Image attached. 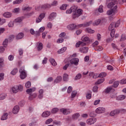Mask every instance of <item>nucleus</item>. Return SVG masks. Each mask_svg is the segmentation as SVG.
I'll return each mask as SVG.
<instances>
[{
  "mask_svg": "<svg viewBox=\"0 0 126 126\" xmlns=\"http://www.w3.org/2000/svg\"><path fill=\"white\" fill-rule=\"evenodd\" d=\"M72 12H73L72 17L73 19H75V18H78L79 16L82 15L83 10L81 9H77V6L74 5L66 11L67 14H70Z\"/></svg>",
  "mask_w": 126,
  "mask_h": 126,
  "instance_id": "f257e3e1",
  "label": "nucleus"
},
{
  "mask_svg": "<svg viewBox=\"0 0 126 126\" xmlns=\"http://www.w3.org/2000/svg\"><path fill=\"white\" fill-rule=\"evenodd\" d=\"M120 24H121V22H120V21H118L117 22H112L110 25L108 29L109 31H111L110 35L112 38L115 37V33L116 32L115 28H116V27H119V26H120Z\"/></svg>",
  "mask_w": 126,
  "mask_h": 126,
  "instance_id": "f03ea898",
  "label": "nucleus"
},
{
  "mask_svg": "<svg viewBox=\"0 0 126 126\" xmlns=\"http://www.w3.org/2000/svg\"><path fill=\"white\" fill-rule=\"evenodd\" d=\"M13 93H17L18 91H22L23 90V86L21 85L15 86L11 88Z\"/></svg>",
  "mask_w": 126,
  "mask_h": 126,
  "instance_id": "7ed1b4c3",
  "label": "nucleus"
},
{
  "mask_svg": "<svg viewBox=\"0 0 126 126\" xmlns=\"http://www.w3.org/2000/svg\"><path fill=\"white\" fill-rule=\"evenodd\" d=\"M117 8L118 6L116 5L114 6V9H111L107 12V15H114L116 14V13L118 12V10H117Z\"/></svg>",
  "mask_w": 126,
  "mask_h": 126,
  "instance_id": "20e7f679",
  "label": "nucleus"
},
{
  "mask_svg": "<svg viewBox=\"0 0 126 126\" xmlns=\"http://www.w3.org/2000/svg\"><path fill=\"white\" fill-rule=\"evenodd\" d=\"M19 72L20 73V77L21 79H25V78H26L27 75L26 74V72H25L24 67H21L19 70Z\"/></svg>",
  "mask_w": 126,
  "mask_h": 126,
  "instance_id": "39448f33",
  "label": "nucleus"
},
{
  "mask_svg": "<svg viewBox=\"0 0 126 126\" xmlns=\"http://www.w3.org/2000/svg\"><path fill=\"white\" fill-rule=\"evenodd\" d=\"M79 63V59L78 58H73L70 61L71 64H74V65H78Z\"/></svg>",
  "mask_w": 126,
  "mask_h": 126,
  "instance_id": "423d86ee",
  "label": "nucleus"
},
{
  "mask_svg": "<svg viewBox=\"0 0 126 126\" xmlns=\"http://www.w3.org/2000/svg\"><path fill=\"white\" fill-rule=\"evenodd\" d=\"M97 119H96V118H92L87 120V124H88V125H94Z\"/></svg>",
  "mask_w": 126,
  "mask_h": 126,
  "instance_id": "0eeeda50",
  "label": "nucleus"
},
{
  "mask_svg": "<svg viewBox=\"0 0 126 126\" xmlns=\"http://www.w3.org/2000/svg\"><path fill=\"white\" fill-rule=\"evenodd\" d=\"M45 13H41L37 18L36 19V23H39L42 21V20L43 19L45 18Z\"/></svg>",
  "mask_w": 126,
  "mask_h": 126,
  "instance_id": "6e6552de",
  "label": "nucleus"
},
{
  "mask_svg": "<svg viewBox=\"0 0 126 126\" xmlns=\"http://www.w3.org/2000/svg\"><path fill=\"white\" fill-rule=\"evenodd\" d=\"M44 90L40 89L38 91V94L37 98L39 99L40 100L43 99V97H44Z\"/></svg>",
  "mask_w": 126,
  "mask_h": 126,
  "instance_id": "1a4fd4ad",
  "label": "nucleus"
},
{
  "mask_svg": "<svg viewBox=\"0 0 126 126\" xmlns=\"http://www.w3.org/2000/svg\"><path fill=\"white\" fill-rule=\"evenodd\" d=\"M60 111L63 115H68L69 114H70V110L67 109L62 108L60 109Z\"/></svg>",
  "mask_w": 126,
  "mask_h": 126,
  "instance_id": "9d476101",
  "label": "nucleus"
},
{
  "mask_svg": "<svg viewBox=\"0 0 126 126\" xmlns=\"http://www.w3.org/2000/svg\"><path fill=\"white\" fill-rule=\"evenodd\" d=\"M105 109L103 107H98L95 110V112L97 114H102L105 113Z\"/></svg>",
  "mask_w": 126,
  "mask_h": 126,
  "instance_id": "9b49d317",
  "label": "nucleus"
},
{
  "mask_svg": "<svg viewBox=\"0 0 126 126\" xmlns=\"http://www.w3.org/2000/svg\"><path fill=\"white\" fill-rule=\"evenodd\" d=\"M20 109V108H19V106H18V105H16L13 107L12 113L15 115H16V114H18V112H19Z\"/></svg>",
  "mask_w": 126,
  "mask_h": 126,
  "instance_id": "f8f14e48",
  "label": "nucleus"
},
{
  "mask_svg": "<svg viewBox=\"0 0 126 126\" xmlns=\"http://www.w3.org/2000/svg\"><path fill=\"white\" fill-rule=\"evenodd\" d=\"M76 27H77V25L75 24H71L68 25L67 26V29H68V30H74V29H75Z\"/></svg>",
  "mask_w": 126,
  "mask_h": 126,
  "instance_id": "ddd939ff",
  "label": "nucleus"
},
{
  "mask_svg": "<svg viewBox=\"0 0 126 126\" xmlns=\"http://www.w3.org/2000/svg\"><path fill=\"white\" fill-rule=\"evenodd\" d=\"M89 48L87 47H81L79 49L80 52L83 53V54H86L88 52Z\"/></svg>",
  "mask_w": 126,
  "mask_h": 126,
  "instance_id": "4468645a",
  "label": "nucleus"
},
{
  "mask_svg": "<svg viewBox=\"0 0 126 126\" xmlns=\"http://www.w3.org/2000/svg\"><path fill=\"white\" fill-rule=\"evenodd\" d=\"M114 2H111L110 3H109L107 5V7L108 8H112L115 5V4H117L118 1L117 0H112Z\"/></svg>",
  "mask_w": 126,
  "mask_h": 126,
  "instance_id": "2eb2a0df",
  "label": "nucleus"
},
{
  "mask_svg": "<svg viewBox=\"0 0 126 126\" xmlns=\"http://www.w3.org/2000/svg\"><path fill=\"white\" fill-rule=\"evenodd\" d=\"M121 112V110L120 109H116L115 110H113L110 112V116H112V117L115 116V115H118V114H120Z\"/></svg>",
  "mask_w": 126,
  "mask_h": 126,
  "instance_id": "dca6fc26",
  "label": "nucleus"
},
{
  "mask_svg": "<svg viewBox=\"0 0 126 126\" xmlns=\"http://www.w3.org/2000/svg\"><path fill=\"white\" fill-rule=\"evenodd\" d=\"M37 97V93H35L33 94H30V96H29V99L31 101H32L33 99H35Z\"/></svg>",
  "mask_w": 126,
  "mask_h": 126,
  "instance_id": "f3484780",
  "label": "nucleus"
},
{
  "mask_svg": "<svg viewBox=\"0 0 126 126\" xmlns=\"http://www.w3.org/2000/svg\"><path fill=\"white\" fill-rule=\"evenodd\" d=\"M51 115V112L49 111H46L42 113V116L43 117V118H47V117H49Z\"/></svg>",
  "mask_w": 126,
  "mask_h": 126,
  "instance_id": "a211bd4d",
  "label": "nucleus"
},
{
  "mask_svg": "<svg viewBox=\"0 0 126 126\" xmlns=\"http://www.w3.org/2000/svg\"><path fill=\"white\" fill-rule=\"evenodd\" d=\"M24 37V34L22 32L19 33L17 36H16V39L17 40H20V39H22Z\"/></svg>",
  "mask_w": 126,
  "mask_h": 126,
  "instance_id": "6ab92c4d",
  "label": "nucleus"
},
{
  "mask_svg": "<svg viewBox=\"0 0 126 126\" xmlns=\"http://www.w3.org/2000/svg\"><path fill=\"white\" fill-rule=\"evenodd\" d=\"M62 79H63L62 76H57V78L55 80L54 82L55 83H60V82L62 81Z\"/></svg>",
  "mask_w": 126,
  "mask_h": 126,
  "instance_id": "aec40b11",
  "label": "nucleus"
},
{
  "mask_svg": "<svg viewBox=\"0 0 126 126\" xmlns=\"http://www.w3.org/2000/svg\"><path fill=\"white\" fill-rule=\"evenodd\" d=\"M57 16V14L55 12L52 13L49 17L50 20H53L55 17Z\"/></svg>",
  "mask_w": 126,
  "mask_h": 126,
  "instance_id": "412c9836",
  "label": "nucleus"
},
{
  "mask_svg": "<svg viewBox=\"0 0 126 126\" xmlns=\"http://www.w3.org/2000/svg\"><path fill=\"white\" fill-rule=\"evenodd\" d=\"M8 116V114L7 113H4L1 117V121H5V120H7V117Z\"/></svg>",
  "mask_w": 126,
  "mask_h": 126,
  "instance_id": "4be33fe9",
  "label": "nucleus"
},
{
  "mask_svg": "<svg viewBox=\"0 0 126 126\" xmlns=\"http://www.w3.org/2000/svg\"><path fill=\"white\" fill-rule=\"evenodd\" d=\"M36 90V88H32L30 89H28L27 90L26 92L29 94V93H32V92H34Z\"/></svg>",
  "mask_w": 126,
  "mask_h": 126,
  "instance_id": "5701e85b",
  "label": "nucleus"
},
{
  "mask_svg": "<svg viewBox=\"0 0 126 126\" xmlns=\"http://www.w3.org/2000/svg\"><path fill=\"white\" fill-rule=\"evenodd\" d=\"M49 61L51 64L53 66H56V65H57V62H56V61L55 60V59L51 58Z\"/></svg>",
  "mask_w": 126,
  "mask_h": 126,
  "instance_id": "b1692460",
  "label": "nucleus"
},
{
  "mask_svg": "<svg viewBox=\"0 0 126 126\" xmlns=\"http://www.w3.org/2000/svg\"><path fill=\"white\" fill-rule=\"evenodd\" d=\"M65 51H66V47H64L58 50V54H63V53H64Z\"/></svg>",
  "mask_w": 126,
  "mask_h": 126,
  "instance_id": "393cba45",
  "label": "nucleus"
},
{
  "mask_svg": "<svg viewBox=\"0 0 126 126\" xmlns=\"http://www.w3.org/2000/svg\"><path fill=\"white\" fill-rule=\"evenodd\" d=\"M82 40L83 42H86L87 43H89V42H90V39H89V37L87 36L82 37Z\"/></svg>",
  "mask_w": 126,
  "mask_h": 126,
  "instance_id": "a878e982",
  "label": "nucleus"
},
{
  "mask_svg": "<svg viewBox=\"0 0 126 126\" xmlns=\"http://www.w3.org/2000/svg\"><path fill=\"white\" fill-rule=\"evenodd\" d=\"M3 16L6 18L11 17V14L9 12H6L3 14Z\"/></svg>",
  "mask_w": 126,
  "mask_h": 126,
  "instance_id": "bb28decb",
  "label": "nucleus"
},
{
  "mask_svg": "<svg viewBox=\"0 0 126 126\" xmlns=\"http://www.w3.org/2000/svg\"><path fill=\"white\" fill-rule=\"evenodd\" d=\"M44 30H45V27H42L39 29V32H36L35 33L36 34L38 35V36H40V32H43Z\"/></svg>",
  "mask_w": 126,
  "mask_h": 126,
  "instance_id": "cd10ccee",
  "label": "nucleus"
},
{
  "mask_svg": "<svg viewBox=\"0 0 126 126\" xmlns=\"http://www.w3.org/2000/svg\"><path fill=\"white\" fill-rule=\"evenodd\" d=\"M104 81H105L104 78H100L98 79L96 82H95V84H101V83H103V82H104Z\"/></svg>",
  "mask_w": 126,
  "mask_h": 126,
  "instance_id": "c85d7f7f",
  "label": "nucleus"
},
{
  "mask_svg": "<svg viewBox=\"0 0 126 126\" xmlns=\"http://www.w3.org/2000/svg\"><path fill=\"white\" fill-rule=\"evenodd\" d=\"M111 90H112L113 91H115V90L113 89V87L112 86L109 87L105 90V92L106 93H109L110 91H111Z\"/></svg>",
  "mask_w": 126,
  "mask_h": 126,
  "instance_id": "c756f323",
  "label": "nucleus"
},
{
  "mask_svg": "<svg viewBox=\"0 0 126 126\" xmlns=\"http://www.w3.org/2000/svg\"><path fill=\"white\" fill-rule=\"evenodd\" d=\"M95 51H97V52H101L103 50V47L100 46H98L97 47H94Z\"/></svg>",
  "mask_w": 126,
  "mask_h": 126,
  "instance_id": "7c9ffc66",
  "label": "nucleus"
},
{
  "mask_svg": "<svg viewBox=\"0 0 126 126\" xmlns=\"http://www.w3.org/2000/svg\"><path fill=\"white\" fill-rule=\"evenodd\" d=\"M117 100H124V99H126V96L124 95H121L118 96L117 97Z\"/></svg>",
  "mask_w": 126,
  "mask_h": 126,
  "instance_id": "2f4dec72",
  "label": "nucleus"
},
{
  "mask_svg": "<svg viewBox=\"0 0 126 126\" xmlns=\"http://www.w3.org/2000/svg\"><path fill=\"white\" fill-rule=\"evenodd\" d=\"M43 49V44L42 43H39L37 46V50L40 52L41 50Z\"/></svg>",
  "mask_w": 126,
  "mask_h": 126,
  "instance_id": "473e14b6",
  "label": "nucleus"
},
{
  "mask_svg": "<svg viewBox=\"0 0 126 126\" xmlns=\"http://www.w3.org/2000/svg\"><path fill=\"white\" fill-rule=\"evenodd\" d=\"M18 72V70L17 68H14L13 70L11 72V74L12 75H15V74H17V73Z\"/></svg>",
  "mask_w": 126,
  "mask_h": 126,
  "instance_id": "72a5a7b5",
  "label": "nucleus"
},
{
  "mask_svg": "<svg viewBox=\"0 0 126 126\" xmlns=\"http://www.w3.org/2000/svg\"><path fill=\"white\" fill-rule=\"evenodd\" d=\"M63 81H67L68 80V75L64 74L63 76Z\"/></svg>",
  "mask_w": 126,
  "mask_h": 126,
  "instance_id": "f704fd0d",
  "label": "nucleus"
},
{
  "mask_svg": "<svg viewBox=\"0 0 126 126\" xmlns=\"http://www.w3.org/2000/svg\"><path fill=\"white\" fill-rule=\"evenodd\" d=\"M79 116H80V115H79V113H78L74 114L72 116V119H73L74 120H75L76 119H78V118L79 117Z\"/></svg>",
  "mask_w": 126,
  "mask_h": 126,
  "instance_id": "c9c22d12",
  "label": "nucleus"
},
{
  "mask_svg": "<svg viewBox=\"0 0 126 126\" xmlns=\"http://www.w3.org/2000/svg\"><path fill=\"white\" fill-rule=\"evenodd\" d=\"M66 6H67V4H63L61 7H60V9L61 10H65L66 9Z\"/></svg>",
  "mask_w": 126,
  "mask_h": 126,
  "instance_id": "e433bc0d",
  "label": "nucleus"
},
{
  "mask_svg": "<svg viewBox=\"0 0 126 126\" xmlns=\"http://www.w3.org/2000/svg\"><path fill=\"white\" fill-rule=\"evenodd\" d=\"M6 97V94H0V100H4Z\"/></svg>",
  "mask_w": 126,
  "mask_h": 126,
  "instance_id": "4c0bfd02",
  "label": "nucleus"
},
{
  "mask_svg": "<svg viewBox=\"0 0 126 126\" xmlns=\"http://www.w3.org/2000/svg\"><path fill=\"white\" fill-rule=\"evenodd\" d=\"M52 5H50L49 4H45L44 5H43L41 7L42 8H50L51 7Z\"/></svg>",
  "mask_w": 126,
  "mask_h": 126,
  "instance_id": "58836bf2",
  "label": "nucleus"
},
{
  "mask_svg": "<svg viewBox=\"0 0 126 126\" xmlns=\"http://www.w3.org/2000/svg\"><path fill=\"white\" fill-rule=\"evenodd\" d=\"M59 112V108H54L51 110L52 114H56Z\"/></svg>",
  "mask_w": 126,
  "mask_h": 126,
  "instance_id": "ea45409f",
  "label": "nucleus"
},
{
  "mask_svg": "<svg viewBox=\"0 0 126 126\" xmlns=\"http://www.w3.org/2000/svg\"><path fill=\"white\" fill-rule=\"evenodd\" d=\"M23 1V0H16L13 2V4H19Z\"/></svg>",
  "mask_w": 126,
  "mask_h": 126,
  "instance_id": "a19ab883",
  "label": "nucleus"
},
{
  "mask_svg": "<svg viewBox=\"0 0 126 126\" xmlns=\"http://www.w3.org/2000/svg\"><path fill=\"white\" fill-rule=\"evenodd\" d=\"M32 9V8L30 7H25L22 8V10L24 11H30Z\"/></svg>",
  "mask_w": 126,
  "mask_h": 126,
  "instance_id": "79ce46f5",
  "label": "nucleus"
},
{
  "mask_svg": "<svg viewBox=\"0 0 126 126\" xmlns=\"http://www.w3.org/2000/svg\"><path fill=\"white\" fill-rule=\"evenodd\" d=\"M25 86L26 88H30L31 87V82L28 81L26 83Z\"/></svg>",
  "mask_w": 126,
  "mask_h": 126,
  "instance_id": "37998d69",
  "label": "nucleus"
},
{
  "mask_svg": "<svg viewBox=\"0 0 126 126\" xmlns=\"http://www.w3.org/2000/svg\"><path fill=\"white\" fill-rule=\"evenodd\" d=\"M86 32H88V33H90L91 34H93V33H94V30H92L89 28L86 29Z\"/></svg>",
  "mask_w": 126,
  "mask_h": 126,
  "instance_id": "c03bdc74",
  "label": "nucleus"
},
{
  "mask_svg": "<svg viewBox=\"0 0 126 126\" xmlns=\"http://www.w3.org/2000/svg\"><path fill=\"white\" fill-rule=\"evenodd\" d=\"M22 21L21 18H18L14 20L15 23H20Z\"/></svg>",
  "mask_w": 126,
  "mask_h": 126,
  "instance_id": "a18cd8bd",
  "label": "nucleus"
},
{
  "mask_svg": "<svg viewBox=\"0 0 126 126\" xmlns=\"http://www.w3.org/2000/svg\"><path fill=\"white\" fill-rule=\"evenodd\" d=\"M106 74L105 72H102L99 74L98 76V77H100L103 78V77H105L106 76Z\"/></svg>",
  "mask_w": 126,
  "mask_h": 126,
  "instance_id": "49530a36",
  "label": "nucleus"
},
{
  "mask_svg": "<svg viewBox=\"0 0 126 126\" xmlns=\"http://www.w3.org/2000/svg\"><path fill=\"white\" fill-rule=\"evenodd\" d=\"M76 94H77V92L74 91H73L71 93V98H74L75 96H76Z\"/></svg>",
  "mask_w": 126,
  "mask_h": 126,
  "instance_id": "de8ad7c7",
  "label": "nucleus"
},
{
  "mask_svg": "<svg viewBox=\"0 0 126 126\" xmlns=\"http://www.w3.org/2000/svg\"><path fill=\"white\" fill-rule=\"evenodd\" d=\"M8 43V39H5L4 41L3 42V45L4 47H6L7 46V44Z\"/></svg>",
  "mask_w": 126,
  "mask_h": 126,
  "instance_id": "09e8293b",
  "label": "nucleus"
},
{
  "mask_svg": "<svg viewBox=\"0 0 126 126\" xmlns=\"http://www.w3.org/2000/svg\"><path fill=\"white\" fill-rule=\"evenodd\" d=\"M98 12H100V13H102V12H103V6H102V5L99 6V7L98 9Z\"/></svg>",
  "mask_w": 126,
  "mask_h": 126,
  "instance_id": "8fccbe9b",
  "label": "nucleus"
},
{
  "mask_svg": "<svg viewBox=\"0 0 126 126\" xmlns=\"http://www.w3.org/2000/svg\"><path fill=\"white\" fill-rule=\"evenodd\" d=\"M100 22H101V20L100 19H98L94 21V25H99Z\"/></svg>",
  "mask_w": 126,
  "mask_h": 126,
  "instance_id": "3c124183",
  "label": "nucleus"
},
{
  "mask_svg": "<svg viewBox=\"0 0 126 126\" xmlns=\"http://www.w3.org/2000/svg\"><path fill=\"white\" fill-rule=\"evenodd\" d=\"M92 22H89L88 23H86L84 24V27H88V26H90L91 25Z\"/></svg>",
  "mask_w": 126,
  "mask_h": 126,
  "instance_id": "603ef678",
  "label": "nucleus"
},
{
  "mask_svg": "<svg viewBox=\"0 0 126 126\" xmlns=\"http://www.w3.org/2000/svg\"><path fill=\"white\" fill-rule=\"evenodd\" d=\"M52 122H53V119L52 118H50V119H48L47 120H46L45 124L46 125H49V124L51 123Z\"/></svg>",
  "mask_w": 126,
  "mask_h": 126,
  "instance_id": "864d4df0",
  "label": "nucleus"
},
{
  "mask_svg": "<svg viewBox=\"0 0 126 126\" xmlns=\"http://www.w3.org/2000/svg\"><path fill=\"white\" fill-rule=\"evenodd\" d=\"M69 65H70V63H69L66 64L65 65L63 66V69H64V70H66V69H67V67H68Z\"/></svg>",
  "mask_w": 126,
  "mask_h": 126,
  "instance_id": "5fc2aeb1",
  "label": "nucleus"
},
{
  "mask_svg": "<svg viewBox=\"0 0 126 126\" xmlns=\"http://www.w3.org/2000/svg\"><path fill=\"white\" fill-rule=\"evenodd\" d=\"M126 39V35L123 34V35L121 36V39H120V41H125Z\"/></svg>",
  "mask_w": 126,
  "mask_h": 126,
  "instance_id": "6e6d98bb",
  "label": "nucleus"
},
{
  "mask_svg": "<svg viewBox=\"0 0 126 126\" xmlns=\"http://www.w3.org/2000/svg\"><path fill=\"white\" fill-rule=\"evenodd\" d=\"M81 76H82L81 74H78L76 76V77H75V80H78V79H80Z\"/></svg>",
  "mask_w": 126,
  "mask_h": 126,
  "instance_id": "4d7b16f0",
  "label": "nucleus"
},
{
  "mask_svg": "<svg viewBox=\"0 0 126 126\" xmlns=\"http://www.w3.org/2000/svg\"><path fill=\"white\" fill-rule=\"evenodd\" d=\"M99 44V42H98V41H95L92 45L93 47L94 48H95L96 46H98V45Z\"/></svg>",
  "mask_w": 126,
  "mask_h": 126,
  "instance_id": "13d9d810",
  "label": "nucleus"
},
{
  "mask_svg": "<svg viewBox=\"0 0 126 126\" xmlns=\"http://www.w3.org/2000/svg\"><path fill=\"white\" fill-rule=\"evenodd\" d=\"M113 87H114L115 88H116V87H118V86H119V81H115L114 83L113 84Z\"/></svg>",
  "mask_w": 126,
  "mask_h": 126,
  "instance_id": "bf43d9fd",
  "label": "nucleus"
},
{
  "mask_svg": "<svg viewBox=\"0 0 126 126\" xmlns=\"http://www.w3.org/2000/svg\"><path fill=\"white\" fill-rule=\"evenodd\" d=\"M71 91H72V87L71 86H69L68 88L67 92L68 94H70V93L71 92Z\"/></svg>",
  "mask_w": 126,
  "mask_h": 126,
  "instance_id": "052dcab7",
  "label": "nucleus"
},
{
  "mask_svg": "<svg viewBox=\"0 0 126 126\" xmlns=\"http://www.w3.org/2000/svg\"><path fill=\"white\" fill-rule=\"evenodd\" d=\"M38 122V120L36 119L34 121H33L32 123L29 124L30 126H33L35 124Z\"/></svg>",
  "mask_w": 126,
  "mask_h": 126,
  "instance_id": "680f3d73",
  "label": "nucleus"
},
{
  "mask_svg": "<svg viewBox=\"0 0 126 126\" xmlns=\"http://www.w3.org/2000/svg\"><path fill=\"white\" fill-rule=\"evenodd\" d=\"M8 27H13L14 26V23L13 22H10L8 24Z\"/></svg>",
  "mask_w": 126,
  "mask_h": 126,
  "instance_id": "e2e57ef3",
  "label": "nucleus"
},
{
  "mask_svg": "<svg viewBox=\"0 0 126 126\" xmlns=\"http://www.w3.org/2000/svg\"><path fill=\"white\" fill-rule=\"evenodd\" d=\"M19 105L21 106V107H23L24 105H25V101L23 100L19 103Z\"/></svg>",
  "mask_w": 126,
  "mask_h": 126,
  "instance_id": "0e129e2a",
  "label": "nucleus"
},
{
  "mask_svg": "<svg viewBox=\"0 0 126 126\" xmlns=\"http://www.w3.org/2000/svg\"><path fill=\"white\" fill-rule=\"evenodd\" d=\"M100 100L99 99L95 100L94 101V106H96V105H98V104L100 103Z\"/></svg>",
  "mask_w": 126,
  "mask_h": 126,
  "instance_id": "69168bd1",
  "label": "nucleus"
},
{
  "mask_svg": "<svg viewBox=\"0 0 126 126\" xmlns=\"http://www.w3.org/2000/svg\"><path fill=\"white\" fill-rule=\"evenodd\" d=\"M51 5L52 6H56V5H58V1L54 0L51 4Z\"/></svg>",
  "mask_w": 126,
  "mask_h": 126,
  "instance_id": "338daca9",
  "label": "nucleus"
},
{
  "mask_svg": "<svg viewBox=\"0 0 126 126\" xmlns=\"http://www.w3.org/2000/svg\"><path fill=\"white\" fill-rule=\"evenodd\" d=\"M63 41H64L63 38H59L57 40V43H63Z\"/></svg>",
  "mask_w": 126,
  "mask_h": 126,
  "instance_id": "774afa93",
  "label": "nucleus"
}]
</instances>
